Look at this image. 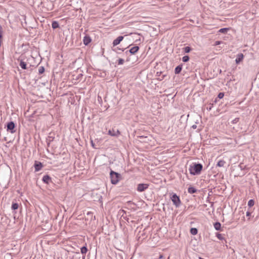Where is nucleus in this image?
Listing matches in <instances>:
<instances>
[{
    "label": "nucleus",
    "mask_w": 259,
    "mask_h": 259,
    "mask_svg": "<svg viewBox=\"0 0 259 259\" xmlns=\"http://www.w3.org/2000/svg\"><path fill=\"white\" fill-rule=\"evenodd\" d=\"M18 204L17 203H13L12 205V209L13 210H16L18 208Z\"/></svg>",
    "instance_id": "4be33fe9"
},
{
    "label": "nucleus",
    "mask_w": 259,
    "mask_h": 259,
    "mask_svg": "<svg viewBox=\"0 0 259 259\" xmlns=\"http://www.w3.org/2000/svg\"><path fill=\"white\" fill-rule=\"evenodd\" d=\"M207 109H208V110H210L211 109V107L210 106V107L207 108Z\"/></svg>",
    "instance_id": "c9c22d12"
},
{
    "label": "nucleus",
    "mask_w": 259,
    "mask_h": 259,
    "mask_svg": "<svg viewBox=\"0 0 259 259\" xmlns=\"http://www.w3.org/2000/svg\"><path fill=\"white\" fill-rule=\"evenodd\" d=\"M111 182L112 184H116L119 181L120 175L117 172L111 170L110 173Z\"/></svg>",
    "instance_id": "f03ea898"
},
{
    "label": "nucleus",
    "mask_w": 259,
    "mask_h": 259,
    "mask_svg": "<svg viewBox=\"0 0 259 259\" xmlns=\"http://www.w3.org/2000/svg\"><path fill=\"white\" fill-rule=\"evenodd\" d=\"M15 125L13 121H10L7 124V131H10L12 134L14 133L16 131L15 130Z\"/></svg>",
    "instance_id": "20e7f679"
},
{
    "label": "nucleus",
    "mask_w": 259,
    "mask_h": 259,
    "mask_svg": "<svg viewBox=\"0 0 259 259\" xmlns=\"http://www.w3.org/2000/svg\"><path fill=\"white\" fill-rule=\"evenodd\" d=\"M92 146L94 147V144H93V142H92Z\"/></svg>",
    "instance_id": "e433bc0d"
},
{
    "label": "nucleus",
    "mask_w": 259,
    "mask_h": 259,
    "mask_svg": "<svg viewBox=\"0 0 259 259\" xmlns=\"http://www.w3.org/2000/svg\"><path fill=\"white\" fill-rule=\"evenodd\" d=\"M220 44H221V41H217L215 42V45H219Z\"/></svg>",
    "instance_id": "72a5a7b5"
},
{
    "label": "nucleus",
    "mask_w": 259,
    "mask_h": 259,
    "mask_svg": "<svg viewBox=\"0 0 259 259\" xmlns=\"http://www.w3.org/2000/svg\"><path fill=\"white\" fill-rule=\"evenodd\" d=\"M189 60V57L188 56H185L182 58V61L184 62H187Z\"/></svg>",
    "instance_id": "a878e982"
},
{
    "label": "nucleus",
    "mask_w": 259,
    "mask_h": 259,
    "mask_svg": "<svg viewBox=\"0 0 259 259\" xmlns=\"http://www.w3.org/2000/svg\"><path fill=\"white\" fill-rule=\"evenodd\" d=\"M192 128L193 129H196L197 128V125L196 124H194L192 126Z\"/></svg>",
    "instance_id": "2f4dec72"
},
{
    "label": "nucleus",
    "mask_w": 259,
    "mask_h": 259,
    "mask_svg": "<svg viewBox=\"0 0 259 259\" xmlns=\"http://www.w3.org/2000/svg\"><path fill=\"white\" fill-rule=\"evenodd\" d=\"M173 204L176 206L179 207L181 204V200L180 197L176 194H173L170 197Z\"/></svg>",
    "instance_id": "7ed1b4c3"
},
{
    "label": "nucleus",
    "mask_w": 259,
    "mask_h": 259,
    "mask_svg": "<svg viewBox=\"0 0 259 259\" xmlns=\"http://www.w3.org/2000/svg\"><path fill=\"white\" fill-rule=\"evenodd\" d=\"M224 93H220L218 96V98H219V99H222L224 97Z\"/></svg>",
    "instance_id": "c756f323"
},
{
    "label": "nucleus",
    "mask_w": 259,
    "mask_h": 259,
    "mask_svg": "<svg viewBox=\"0 0 259 259\" xmlns=\"http://www.w3.org/2000/svg\"><path fill=\"white\" fill-rule=\"evenodd\" d=\"M139 50V47L138 46H135L132 47L129 51L131 54H135L136 53L138 50Z\"/></svg>",
    "instance_id": "9b49d317"
},
{
    "label": "nucleus",
    "mask_w": 259,
    "mask_h": 259,
    "mask_svg": "<svg viewBox=\"0 0 259 259\" xmlns=\"http://www.w3.org/2000/svg\"><path fill=\"white\" fill-rule=\"evenodd\" d=\"M229 30V28H223L220 29L219 30V32L225 34V33H227V32Z\"/></svg>",
    "instance_id": "a211bd4d"
},
{
    "label": "nucleus",
    "mask_w": 259,
    "mask_h": 259,
    "mask_svg": "<svg viewBox=\"0 0 259 259\" xmlns=\"http://www.w3.org/2000/svg\"><path fill=\"white\" fill-rule=\"evenodd\" d=\"M123 37L122 36H119L115 40H114L113 42V46H116L118 45L123 39Z\"/></svg>",
    "instance_id": "0eeeda50"
},
{
    "label": "nucleus",
    "mask_w": 259,
    "mask_h": 259,
    "mask_svg": "<svg viewBox=\"0 0 259 259\" xmlns=\"http://www.w3.org/2000/svg\"><path fill=\"white\" fill-rule=\"evenodd\" d=\"M190 232L192 235H196L198 233V230L196 228H193L191 229Z\"/></svg>",
    "instance_id": "aec40b11"
},
{
    "label": "nucleus",
    "mask_w": 259,
    "mask_h": 259,
    "mask_svg": "<svg viewBox=\"0 0 259 259\" xmlns=\"http://www.w3.org/2000/svg\"><path fill=\"white\" fill-rule=\"evenodd\" d=\"M254 204V201L252 199H250L248 201V205L249 206V207H251L252 206H253Z\"/></svg>",
    "instance_id": "5701e85b"
},
{
    "label": "nucleus",
    "mask_w": 259,
    "mask_h": 259,
    "mask_svg": "<svg viewBox=\"0 0 259 259\" xmlns=\"http://www.w3.org/2000/svg\"><path fill=\"white\" fill-rule=\"evenodd\" d=\"M217 237L219 239L221 240H222L224 239V238L223 237L222 235L221 234H219V233H217Z\"/></svg>",
    "instance_id": "cd10ccee"
},
{
    "label": "nucleus",
    "mask_w": 259,
    "mask_h": 259,
    "mask_svg": "<svg viewBox=\"0 0 259 259\" xmlns=\"http://www.w3.org/2000/svg\"><path fill=\"white\" fill-rule=\"evenodd\" d=\"M239 167L242 170L245 169L246 168V166L244 165L243 163H241L239 165Z\"/></svg>",
    "instance_id": "bb28decb"
},
{
    "label": "nucleus",
    "mask_w": 259,
    "mask_h": 259,
    "mask_svg": "<svg viewBox=\"0 0 259 259\" xmlns=\"http://www.w3.org/2000/svg\"><path fill=\"white\" fill-rule=\"evenodd\" d=\"M243 55L242 53L239 54L235 60L236 63L239 64L243 59Z\"/></svg>",
    "instance_id": "1a4fd4ad"
},
{
    "label": "nucleus",
    "mask_w": 259,
    "mask_h": 259,
    "mask_svg": "<svg viewBox=\"0 0 259 259\" xmlns=\"http://www.w3.org/2000/svg\"><path fill=\"white\" fill-rule=\"evenodd\" d=\"M52 27L53 29L57 28L59 27V23L57 21H53L52 24Z\"/></svg>",
    "instance_id": "f3484780"
},
{
    "label": "nucleus",
    "mask_w": 259,
    "mask_h": 259,
    "mask_svg": "<svg viewBox=\"0 0 259 259\" xmlns=\"http://www.w3.org/2000/svg\"><path fill=\"white\" fill-rule=\"evenodd\" d=\"M120 134L118 130L115 131L114 130H109L108 131V135L111 136H117Z\"/></svg>",
    "instance_id": "6e6552de"
},
{
    "label": "nucleus",
    "mask_w": 259,
    "mask_h": 259,
    "mask_svg": "<svg viewBox=\"0 0 259 259\" xmlns=\"http://www.w3.org/2000/svg\"><path fill=\"white\" fill-rule=\"evenodd\" d=\"M250 215H251V213H250V212L247 211V212H246V215H247V217H249Z\"/></svg>",
    "instance_id": "473e14b6"
},
{
    "label": "nucleus",
    "mask_w": 259,
    "mask_h": 259,
    "mask_svg": "<svg viewBox=\"0 0 259 259\" xmlns=\"http://www.w3.org/2000/svg\"><path fill=\"white\" fill-rule=\"evenodd\" d=\"M149 185L147 184H139L137 186V191L139 192H143L148 189Z\"/></svg>",
    "instance_id": "39448f33"
},
{
    "label": "nucleus",
    "mask_w": 259,
    "mask_h": 259,
    "mask_svg": "<svg viewBox=\"0 0 259 259\" xmlns=\"http://www.w3.org/2000/svg\"><path fill=\"white\" fill-rule=\"evenodd\" d=\"M19 65L21 67V68H22L23 69H27L26 63L22 60L20 61Z\"/></svg>",
    "instance_id": "dca6fc26"
},
{
    "label": "nucleus",
    "mask_w": 259,
    "mask_h": 259,
    "mask_svg": "<svg viewBox=\"0 0 259 259\" xmlns=\"http://www.w3.org/2000/svg\"><path fill=\"white\" fill-rule=\"evenodd\" d=\"M188 192L190 194H193L197 192V189L193 187H190L188 189Z\"/></svg>",
    "instance_id": "4468645a"
},
{
    "label": "nucleus",
    "mask_w": 259,
    "mask_h": 259,
    "mask_svg": "<svg viewBox=\"0 0 259 259\" xmlns=\"http://www.w3.org/2000/svg\"><path fill=\"white\" fill-rule=\"evenodd\" d=\"M163 258V255H160L159 258Z\"/></svg>",
    "instance_id": "f704fd0d"
},
{
    "label": "nucleus",
    "mask_w": 259,
    "mask_h": 259,
    "mask_svg": "<svg viewBox=\"0 0 259 259\" xmlns=\"http://www.w3.org/2000/svg\"><path fill=\"white\" fill-rule=\"evenodd\" d=\"M182 69V65H178L175 68V73L176 74H179L181 72Z\"/></svg>",
    "instance_id": "ddd939ff"
},
{
    "label": "nucleus",
    "mask_w": 259,
    "mask_h": 259,
    "mask_svg": "<svg viewBox=\"0 0 259 259\" xmlns=\"http://www.w3.org/2000/svg\"><path fill=\"white\" fill-rule=\"evenodd\" d=\"M83 44L87 46L91 41V39L89 36H85L83 38Z\"/></svg>",
    "instance_id": "9d476101"
},
{
    "label": "nucleus",
    "mask_w": 259,
    "mask_h": 259,
    "mask_svg": "<svg viewBox=\"0 0 259 259\" xmlns=\"http://www.w3.org/2000/svg\"><path fill=\"white\" fill-rule=\"evenodd\" d=\"M124 60H123V59H121V58H120V59H119L118 60V64L119 65H122V64H123V63H124Z\"/></svg>",
    "instance_id": "c85d7f7f"
},
{
    "label": "nucleus",
    "mask_w": 259,
    "mask_h": 259,
    "mask_svg": "<svg viewBox=\"0 0 259 259\" xmlns=\"http://www.w3.org/2000/svg\"><path fill=\"white\" fill-rule=\"evenodd\" d=\"M51 178L48 175H45L42 178V181L46 184H49L50 181H51Z\"/></svg>",
    "instance_id": "f8f14e48"
},
{
    "label": "nucleus",
    "mask_w": 259,
    "mask_h": 259,
    "mask_svg": "<svg viewBox=\"0 0 259 259\" xmlns=\"http://www.w3.org/2000/svg\"><path fill=\"white\" fill-rule=\"evenodd\" d=\"M202 167V165L200 163H193L190 165L189 170L191 175H197L200 173Z\"/></svg>",
    "instance_id": "f257e3e1"
},
{
    "label": "nucleus",
    "mask_w": 259,
    "mask_h": 259,
    "mask_svg": "<svg viewBox=\"0 0 259 259\" xmlns=\"http://www.w3.org/2000/svg\"><path fill=\"white\" fill-rule=\"evenodd\" d=\"M34 168H35V170L36 171H38L42 168V164L40 162L35 161V163H34Z\"/></svg>",
    "instance_id": "423d86ee"
},
{
    "label": "nucleus",
    "mask_w": 259,
    "mask_h": 259,
    "mask_svg": "<svg viewBox=\"0 0 259 259\" xmlns=\"http://www.w3.org/2000/svg\"><path fill=\"white\" fill-rule=\"evenodd\" d=\"M88 251V249L86 246H83L80 249V251L82 254H85Z\"/></svg>",
    "instance_id": "412c9836"
},
{
    "label": "nucleus",
    "mask_w": 259,
    "mask_h": 259,
    "mask_svg": "<svg viewBox=\"0 0 259 259\" xmlns=\"http://www.w3.org/2000/svg\"><path fill=\"white\" fill-rule=\"evenodd\" d=\"M184 50L186 53H188L191 51V48L190 47H186L184 48Z\"/></svg>",
    "instance_id": "b1692460"
},
{
    "label": "nucleus",
    "mask_w": 259,
    "mask_h": 259,
    "mask_svg": "<svg viewBox=\"0 0 259 259\" xmlns=\"http://www.w3.org/2000/svg\"><path fill=\"white\" fill-rule=\"evenodd\" d=\"M199 259H204V258H201V257H199Z\"/></svg>",
    "instance_id": "4c0bfd02"
},
{
    "label": "nucleus",
    "mask_w": 259,
    "mask_h": 259,
    "mask_svg": "<svg viewBox=\"0 0 259 259\" xmlns=\"http://www.w3.org/2000/svg\"><path fill=\"white\" fill-rule=\"evenodd\" d=\"M45 71V68L43 66H40L38 68L39 74H42Z\"/></svg>",
    "instance_id": "393cba45"
},
{
    "label": "nucleus",
    "mask_w": 259,
    "mask_h": 259,
    "mask_svg": "<svg viewBox=\"0 0 259 259\" xmlns=\"http://www.w3.org/2000/svg\"><path fill=\"white\" fill-rule=\"evenodd\" d=\"M225 161L224 160H220L218 161V163H217V166H219V167H223L224 166L225 164Z\"/></svg>",
    "instance_id": "6ab92c4d"
},
{
    "label": "nucleus",
    "mask_w": 259,
    "mask_h": 259,
    "mask_svg": "<svg viewBox=\"0 0 259 259\" xmlns=\"http://www.w3.org/2000/svg\"><path fill=\"white\" fill-rule=\"evenodd\" d=\"M214 227L216 230H220L221 228V224L219 222H216L214 224Z\"/></svg>",
    "instance_id": "2eb2a0df"
},
{
    "label": "nucleus",
    "mask_w": 259,
    "mask_h": 259,
    "mask_svg": "<svg viewBox=\"0 0 259 259\" xmlns=\"http://www.w3.org/2000/svg\"><path fill=\"white\" fill-rule=\"evenodd\" d=\"M239 118H235L233 121H232V122L233 123H236L237 122H238L239 121Z\"/></svg>",
    "instance_id": "7c9ffc66"
}]
</instances>
